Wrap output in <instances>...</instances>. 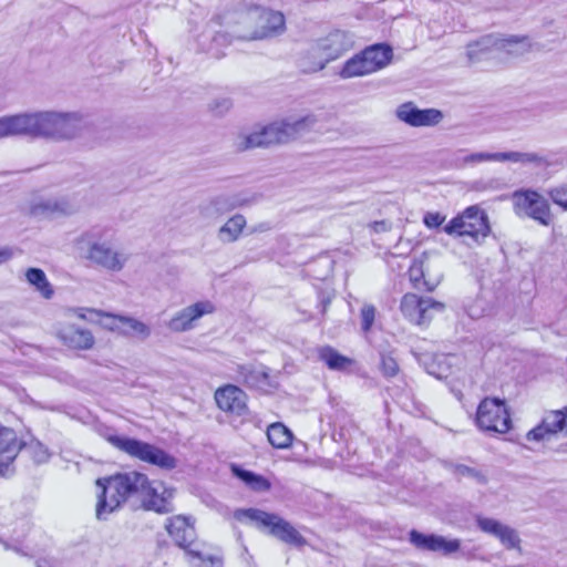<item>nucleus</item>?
Instances as JSON below:
<instances>
[{
    "label": "nucleus",
    "instance_id": "nucleus-11",
    "mask_svg": "<svg viewBox=\"0 0 567 567\" xmlns=\"http://www.w3.org/2000/svg\"><path fill=\"white\" fill-rule=\"evenodd\" d=\"M37 567H89L91 564V547L87 543L76 544L62 549L55 556L37 559Z\"/></svg>",
    "mask_w": 567,
    "mask_h": 567
},
{
    "label": "nucleus",
    "instance_id": "nucleus-17",
    "mask_svg": "<svg viewBox=\"0 0 567 567\" xmlns=\"http://www.w3.org/2000/svg\"><path fill=\"white\" fill-rule=\"evenodd\" d=\"M86 258L107 270L120 271L127 261V256L112 249L106 243L94 241L90 245Z\"/></svg>",
    "mask_w": 567,
    "mask_h": 567
},
{
    "label": "nucleus",
    "instance_id": "nucleus-10",
    "mask_svg": "<svg viewBox=\"0 0 567 567\" xmlns=\"http://www.w3.org/2000/svg\"><path fill=\"white\" fill-rule=\"evenodd\" d=\"M246 19L255 23V29L248 39L262 40L282 34L286 30L285 16L262 7L250 9Z\"/></svg>",
    "mask_w": 567,
    "mask_h": 567
},
{
    "label": "nucleus",
    "instance_id": "nucleus-35",
    "mask_svg": "<svg viewBox=\"0 0 567 567\" xmlns=\"http://www.w3.org/2000/svg\"><path fill=\"white\" fill-rule=\"evenodd\" d=\"M245 226H246V218L243 215L237 214V215L230 217L225 223V225H223L219 228L218 238L223 243H234L239 238Z\"/></svg>",
    "mask_w": 567,
    "mask_h": 567
},
{
    "label": "nucleus",
    "instance_id": "nucleus-46",
    "mask_svg": "<svg viewBox=\"0 0 567 567\" xmlns=\"http://www.w3.org/2000/svg\"><path fill=\"white\" fill-rule=\"evenodd\" d=\"M245 204H246L245 200L233 199L230 202L225 197H218L214 200V205L216 206V209L218 212H227V210L234 209L235 207L243 206Z\"/></svg>",
    "mask_w": 567,
    "mask_h": 567
},
{
    "label": "nucleus",
    "instance_id": "nucleus-4",
    "mask_svg": "<svg viewBox=\"0 0 567 567\" xmlns=\"http://www.w3.org/2000/svg\"><path fill=\"white\" fill-rule=\"evenodd\" d=\"M166 529L175 544L184 549L192 567H221L223 561L218 553L212 546L197 540L189 517L178 515L169 518Z\"/></svg>",
    "mask_w": 567,
    "mask_h": 567
},
{
    "label": "nucleus",
    "instance_id": "nucleus-12",
    "mask_svg": "<svg viewBox=\"0 0 567 567\" xmlns=\"http://www.w3.org/2000/svg\"><path fill=\"white\" fill-rule=\"evenodd\" d=\"M444 310V303L435 301L432 298L419 297L415 293H405L401 300V311L415 324H424L432 318V311L441 312Z\"/></svg>",
    "mask_w": 567,
    "mask_h": 567
},
{
    "label": "nucleus",
    "instance_id": "nucleus-47",
    "mask_svg": "<svg viewBox=\"0 0 567 567\" xmlns=\"http://www.w3.org/2000/svg\"><path fill=\"white\" fill-rule=\"evenodd\" d=\"M230 107L231 101L227 97L217 99L210 104V110L216 115L225 114L227 111L230 110Z\"/></svg>",
    "mask_w": 567,
    "mask_h": 567
},
{
    "label": "nucleus",
    "instance_id": "nucleus-32",
    "mask_svg": "<svg viewBox=\"0 0 567 567\" xmlns=\"http://www.w3.org/2000/svg\"><path fill=\"white\" fill-rule=\"evenodd\" d=\"M25 279L44 299L49 300L53 297L54 289L42 269L33 267L27 269Z\"/></svg>",
    "mask_w": 567,
    "mask_h": 567
},
{
    "label": "nucleus",
    "instance_id": "nucleus-21",
    "mask_svg": "<svg viewBox=\"0 0 567 567\" xmlns=\"http://www.w3.org/2000/svg\"><path fill=\"white\" fill-rule=\"evenodd\" d=\"M145 489L140 502L146 509H152L157 513H167L173 509L171 502L173 494L165 488L162 483H152L147 478Z\"/></svg>",
    "mask_w": 567,
    "mask_h": 567
},
{
    "label": "nucleus",
    "instance_id": "nucleus-43",
    "mask_svg": "<svg viewBox=\"0 0 567 567\" xmlns=\"http://www.w3.org/2000/svg\"><path fill=\"white\" fill-rule=\"evenodd\" d=\"M454 473L458 476L471 477L478 483L486 482L485 476L480 471H477L476 468L463 465V464L455 465Z\"/></svg>",
    "mask_w": 567,
    "mask_h": 567
},
{
    "label": "nucleus",
    "instance_id": "nucleus-49",
    "mask_svg": "<svg viewBox=\"0 0 567 567\" xmlns=\"http://www.w3.org/2000/svg\"><path fill=\"white\" fill-rule=\"evenodd\" d=\"M13 251L9 247L0 248V265L11 259Z\"/></svg>",
    "mask_w": 567,
    "mask_h": 567
},
{
    "label": "nucleus",
    "instance_id": "nucleus-39",
    "mask_svg": "<svg viewBox=\"0 0 567 567\" xmlns=\"http://www.w3.org/2000/svg\"><path fill=\"white\" fill-rule=\"evenodd\" d=\"M234 473L254 491L265 492L270 488V483L261 475L238 467H234Z\"/></svg>",
    "mask_w": 567,
    "mask_h": 567
},
{
    "label": "nucleus",
    "instance_id": "nucleus-44",
    "mask_svg": "<svg viewBox=\"0 0 567 567\" xmlns=\"http://www.w3.org/2000/svg\"><path fill=\"white\" fill-rule=\"evenodd\" d=\"M6 548L13 549L16 553L29 556L34 553V547L30 544V542H23L19 536L12 539V544L6 543Z\"/></svg>",
    "mask_w": 567,
    "mask_h": 567
},
{
    "label": "nucleus",
    "instance_id": "nucleus-31",
    "mask_svg": "<svg viewBox=\"0 0 567 567\" xmlns=\"http://www.w3.org/2000/svg\"><path fill=\"white\" fill-rule=\"evenodd\" d=\"M409 278L415 289L424 291H433L441 280V277L427 278L424 262L419 260L409 268Z\"/></svg>",
    "mask_w": 567,
    "mask_h": 567
},
{
    "label": "nucleus",
    "instance_id": "nucleus-13",
    "mask_svg": "<svg viewBox=\"0 0 567 567\" xmlns=\"http://www.w3.org/2000/svg\"><path fill=\"white\" fill-rule=\"evenodd\" d=\"M515 207L519 213L548 226L551 215L548 202L535 190H517L513 195Z\"/></svg>",
    "mask_w": 567,
    "mask_h": 567
},
{
    "label": "nucleus",
    "instance_id": "nucleus-55",
    "mask_svg": "<svg viewBox=\"0 0 567 567\" xmlns=\"http://www.w3.org/2000/svg\"><path fill=\"white\" fill-rule=\"evenodd\" d=\"M429 373L435 375L437 379L447 377V374H444V372H436L434 370H430Z\"/></svg>",
    "mask_w": 567,
    "mask_h": 567
},
{
    "label": "nucleus",
    "instance_id": "nucleus-25",
    "mask_svg": "<svg viewBox=\"0 0 567 567\" xmlns=\"http://www.w3.org/2000/svg\"><path fill=\"white\" fill-rule=\"evenodd\" d=\"M498 45H508L505 42H498V35L488 34L480 40L470 43L466 49V55L471 63L486 60L498 52Z\"/></svg>",
    "mask_w": 567,
    "mask_h": 567
},
{
    "label": "nucleus",
    "instance_id": "nucleus-26",
    "mask_svg": "<svg viewBox=\"0 0 567 567\" xmlns=\"http://www.w3.org/2000/svg\"><path fill=\"white\" fill-rule=\"evenodd\" d=\"M9 136L30 137V113L0 117V138Z\"/></svg>",
    "mask_w": 567,
    "mask_h": 567
},
{
    "label": "nucleus",
    "instance_id": "nucleus-1",
    "mask_svg": "<svg viewBox=\"0 0 567 567\" xmlns=\"http://www.w3.org/2000/svg\"><path fill=\"white\" fill-rule=\"evenodd\" d=\"M146 483L147 476L135 471L99 478L96 484L102 492L96 505V517L104 519L107 514L130 499L141 501L142 494L146 491Z\"/></svg>",
    "mask_w": 567,
    "mask_h": 567
},
{
    "label": "nucleus",
    "instance_id": "nucleus-54",
    "mask_svg": "<svg viewBox=\"0 0 567 567\" xmlns=\"http://www.w3.org/2000/svg\"><path fill=\"white\" fill-rule=\"evenodd\" d=\"M468 315L472 317V318H477L481 316L480 312L476 311L475 307L474 306H471L468 308Z\"/></svg>",
    "mask_w": 567,
    "mask_h": 567
},
{
    "label": "nucleus",
    "instance_id": "nucleus-45",
    "mask_svg": "<svg viewBox=\"0 0 567 567\" xmlns=\"http://www.w3.org/2000/svg\"><path fill=\"white\" fill-rule=\"evenodd\" d=\"M549 196L555 204L561 206L565 210L567 209V185L553 188Z\"/></svg>",
    "mask_w": 567,
    "mask_h": 567
},
{
    "label": "nucleus",
    "instance_id": "nucleus-27",
    "mask_svg": "<svg viewBox=\"0 0 567 567\" xmlns=\"http://www.w3.org/2000/svg\"><path fill=\"white\" fill-rule=\"evenodd\" d=\"M59 336L64 344L73 349L86 350L93 347L94 338L91 331L75 326L62 328Z\"/></svg>",
    "mask_w": 567,
    "mask_h": 567
},
{
    "label": "nucleus",
    "instance_id": "nucleus-19",
    "mask_svg": "<svg viewBox=\"0 0 567 567\" xmlns=\"http://www.w3.org/2000/svg\"><path fill=\"white\" fill-rule=\"evenodd\" d=\"M214 306L209 301H198L178 311L167 323L174 332H183L194 328V322L204 315L212 313Z\"/></svg>",
    "mask_w": 567,
    "mask_h": 567
},
{
    "label": "nucleus",
    "instance_id": "nucleus-51",
    "mask_svg": "<svg viewBox=\"0 0 567 567\" xmlns=\"http://www.w3.org/2000/svg\"><path fill=\"white\" fill-rule=\"evenodd\" d=\"M373 229L375 231H386L390 227H389V224L384 220H381V221H374L373 225H372Z\"/></svg>",
    "mask_w": 567,
    "mask_h": 567
},
{
    "label": "nucleus",
    "instance_id": "nucleus-33",
    "mask_svg": "<svg viewBox=\"0 0 567 567\" xmlns=\"http://www.w3.org/2000/svg\"><path fill=\"white\" fill-rule=\"evenodd\" d=\"M484 162H492V153H466L465 150H458L452 155L451 166L453 168H464L466 166H475Z\"/></svg>",
    "mask_w": 567,
    "mask_h": 567
},
{
    "label": "nucleus",
    "instance_id": "nucleus-15",
    "mask_svg": "<svg viewBox=\"0 0 567 567\" xmlns=\"http://www.w3.org/2000/svg\"><path fill=\"white\" fill-rule=\"evenodd\" d=\"M409 542L417 550L440 553L444 556L457 551L461 547L458 539H446L443 536L435 534H423L416 529L409 533Z\"/></svg>",
    "mask_w": 567,
    "mask_h": 567
},
{
    "label": "nucleus",
    "instance_id": "nucleus-52",
    "mask_svg": "<svg viewBox=\"0 0 567 567\" xmlns=\"http://www.w3.org/2000/svg\"><path fill=\"white\" fill-rule=\"evenodd\" d=\"M271 229V225L269 223H261L254 227V231H267Z\"/></svg>",
    "mask_w": 567,
    "mask_h": 567
},
{
    "label": "nucleus",
    "instance_id": "nucleus-20",
    "mask_svg": "<svg viewBox=\"0 0 567 567\" xmlns=\"http://www.w3.org/2000/svg\"><path fill=\"white\" fill-rule=\"evenodd\" d=\"M215 400L220 410L238 416L244 415L248 410L247 395L236 385L228 384L218 389Z\"/></svg>",
    "mask_w": 567,
    "mask_h": 567
},
{
    "label": "nucleus",
    "instance_id": "nucleus-38",
    "mask_svg": "<svg viewBox=\"0 0 567 567\" xmlns=\"http://www.w3.org/2000/svg\"><path fill=\"white\" fill-rule=\"evenodd\" d=\"M498 42L508 43V45H498V52H506L512 55H520L527 52L530 48V42L527 37H515L508 38L498 37Z\"/></svg>",
    "mask_w": 567,
    "mask_h": 567
},
{
    "label": "nucleus",
    "instance_id": "nucleus-14",
    "mask_svg": "<svg viewBox=\"0 0 567 567\" xmlns=\"http://www.w3.org/2000/svg\"><path fill=\"white\" fill-rule=\"evenodd\" d=\"M567 434V406L561 410H551L544 414L542 422L528 431V441H549L551 436Z\"/></svg>",
    "mask_w": 567,
    "mask_h": 567
},
{
    "label": "nucleus",
    "instance_id": "nucleus-9",
    "mask_svg": "<svg viewBox=\"0 0 567 567\" xmlns=\"http://www.w3.org/2000/svg\"><path fill=\"white\" fill-rule=\"evenodd\" d=\"M476 423L483 431L506 433L511 429V417L505 402L496 398L484 399L477 408Z\"/></svg>",
    "mask_w": 567,
    "mask_h": 567
},
{
    "label": "nucleus",
    "instance_id": "nucleus-53",
    "mask_svg": "<svg viewBox=\"0 0 567 567\" xmlns=\"http://www.w3.org/2000/svg\"><path fill=\"white\" fill-rule=\"evenodd\" d=\"M306 56H309V60H308V61H309V63L315 62V60H316V55H311V54L309 53V49H308V50H307V52H306V53H305V54L299 59V62H298V65H299V66H300V62H301V60H302L303 58H306Z\"/></svg>",
    "mask_w": 567,
    "mask_h": 567
},
{
    "label": "nucleus",
    "instance_id": "nucleus-41",
    "mask_svg": "<svg viewBox=\"0 0 567 567\" xmlns=\"http://www.w3.org/2000/svg\"><path fill=\"white\" fill-rule=\"evenodd\" d=\"M377 310L372 305H364L360 311L361 329L364 333H368L374 322Z\"/></svg>",
    "mask_w": 567,
    "mask_h": 567
},
{
    "label": "nucleus",
    "instance_id": "nucleus-29",
    "mask_svg": "<svg viewBox=\"0 0 567 567\" xmlns=\"http://www.w3.org/2000/svg\"><path fill=\"white\" fill-rule=\"evenodd\" d=\"M318 358L322 361L330 370L333 371H348L353 364V360L339 353L334 348L324 346L318 349Z\"/></svg>",
    "mask_w": 567,
    "mask_h": 567
},
{
    "label": "nucleus",
    "instance_id": "nucleus-56",
    "mask_svg": "<svg viewBox=\"0 0 567 567\" xmlns=\"http://www.w3.org/2000/svg\"><path fill=\"white\" fill-rule=\"evenodd\" d=\"M22 527H25L28 524L25 522L21 523Z\"/></svg>",
    "mask_w": 567,
    "mask_h": 567
},
{
    "label": "nucleus",
    "instance_id": "nucleus-8",
    "mask_svg": "<svg viewBox=\"0 0 567 567\" xmlns=\"http://www.w3.org/2000/svg\"><path fill=\"white\" fill-rule=\"evenodd\" d=\"M443 230L450 236H468L478 243L489 234L491 228L487 214L478 206H470L453 217Z\"/></svg>",
    "mask_w": 567,
    "mask_h": 567
},
{
    "label": "nucleus",
    "instance_id": "nucleus-5",
    "mask_svg": "<svg viewBox=\"0 0 567 567\" xmlns=\"http://www.w3.org/2000/svg\"><path fill=\"white\" fill-rule=\"evenodd\" d=\"M100 434L110 444L131 457L158 466L163 470H173L177 466V460L173 455L153 444L137 439L120 436L116 434L115 430L111 427L101 429Z\"/></svg>",
    "mask_w": 567,
    "mask_h": 567
},
{
    "label": "nucleus",
    "instance_id": "nucleus-50",
    "mask_svg": "<svg viewBox=\"0 0 567 567\" xmlns=\"http://www.w3.org/2000/svg\"><path fill=\"white\" fill-rule=\"evenodd\" d=\"M228 34L226 33H217L213 39V44H223L229 43Z\"/></svg>",
    "mask_w": 567,
    "mask_h": 567
},
{
    "label": "nucleus",
    "instance_id": "nucleus-18",
    "mask_svg": "<svg viewBox=\"0 0 567 567\" xmlns=\"http://www.w3.org/2000/svg\"><path fill=\"white\" fill-rule=\"evenodd\" d=\"M23 444L17 433L0 424V475L7 476L13 472L12 464Z\"/></svg>",
    "mask_w": 567,
    "mask_h": 567
},
{
    "label": "nucleus",
    "instance_id": "nucleus-16",
    "mask_svg": "<svg viewBox=\"0 0 567 567\" xmlns=\"http://www.w3.org/2000/svg\"><path fill=\"white\" fill-rule=\"evenodd\" d=\"M395 114L400 121L413 127L435 126L443 120V113L440 110H421L412 102H406L398 106Z\"/></svg>",
    "mask_w": 567,
    "mask_h": 567
},
{
    "label": "nucleus",
    "instance_id": "nucleus-22",
    "mask_svg": "<svg viewBox=\"0 0 567 567\" xmlns=\"http://www.w3.org/2000/svg\"><path fill=\"white\" fill-rule=\"evenodd\" d=\"M476 524L482 532L498 538L507 548H515L519 544V538L515 529L494 518L478 515L476 516Z\"/></svg>",
    "mask_w": 567,
    "mask_h": 567
},
{
    "label": "nucleus",
    "instance_id": "nucleus-48",
    "mask_svg": "<svg viewBox=\"0 0 567 567\" xmlns=\"http://www.w3.org/2000/svg\"><path fill=\"white\" fill-rule=\"evenodd\" d=\"M445 220V217L440 213H426L423 217V223L427 228H437Z\"/></svg>",
    "mask_w": 567,
    "mask_h": 567
},
{
    "label": "nucleus",
    "instance_id": "nucleus-7",
    "mask_svg": "<svg viewBox=\"0 0 567 567\" xmlns=\"http://www.w3.org/2000/svg\"><path fill=\"white\" fill-rule=\"evenodd\" d=\"M236 517H243L255 523L258 527L268 529L269 534L289 545L301 547L306 545L302 535L287 520L276 514H270L256 508L241 509Z\"/></svg>",
    "mask_w": 567,
    "mask_h": 567
},
{
    "label": "nucleus",
    "instance_id": "nucleus-37",
    "mask_svg": "<svg viewBox=\"0 0 567 567\" xmlns=\"http://www.w3.org/2000/svg\"><path fill=\"white\" fill-rule=\"evenodd\" d=\"M370 73L372 72L367 64L365 58H363V53L360 52L343 64L339 74L342 79H350L363 76Z\"/></svg>",
    "mask_w": 567,
    "mask_h": 567
},
{
    "label": "nucleus",
    "instance_id": "nucleus-2",
    "mask_svg": "<svg viewBox=\"0 0 567 567\" xmlns=\"http://www.w3.org/2000/svg\"><path fill=\"white\" fill-rule=\"evenodd\" d=\"M87 121L79 112L39 111L30 113V138L74 140L86 130Z\"/></svg>",
    "mask_w": 567,
    "mask_h": 567
},
{
    "label": "nucleus",
    "instance_id": "nucleus-42",
    "mask_svg": "<svg viewBox=\"0 0 567 567\" xmlns=\"http://www.w3.org/2000/svg\"><path fill=\"white\" fill-rule=\"evenodd\" d=\"M29 451L35 463H45L50 458L49 450L40 442H31L29 444Z\"/></svg>",
    "mask_w": 567,
    "mask_h": 567
},
{
    "label": "nucleus",
    "instance_id": "nucleus-28",
    "mask_svg": "<svg viewBox=\"0 0 567 567\" xmlns=\"http://www.w3.org/2000/svg\"><path fill=\"white\" fill-rule=\"evenodd\" d=\"M269 375L262 365L245 364L237 367V380L243 384L262 389L269 384Z\"/></svg>",
    "mask_w": 567,
    "mask_h": 567
},
{
    "label": "nucleus",
    "instance_id": "nucleus-23",
    "mask_svg": "<svg viewBox=\"0 0 567 567\" xmlns=\"http://www.w3.org/2000/svg\"><path fill=\"white\" fill-rule=\"evenodd\" d=\"M106 318L111 320V323L106 324L111 330H118L126 337L144 341L151 336V328L135 318L113 315H106Z\"/></svg>",
    "mask_w": 567,
    "mask_h": 567
},
{
    "label": "nucleus",
    "instance_id": "nucleus-40",
    "mask_svg": "<svg viewBox=\"0 0 567 567\" xmlns=\"http://www.w3.org/2000/svg\"><path fill=\"white\" fill-rule=\"evenodd\" d=\"M380 367L383 375L386 378H393L399 372V364L392 352L381 353Z\"/></svg>",
    "mask_w": 567,
    "mask_h": 567
},
{
    "label": "nucleus",
    "instance_id": "nucleus-3",
    "mask_svg": "<svg viewBox=\"0 0 567 567\" xmlns=\"http://www.w3.org/2000/svg\"><path fill=\"white\" fill-rule=\"evenodd\" d=\"M318 117L309 114L296 120H284L264 126L260 131L239 137L237 147L241 151L284 144L302 137L306 133L318 130Z\"/></svg>",
    "mask_w": 567,
    "mask_h": 567
},
{
    "label": "nucleus",
    "instance_id": "nucleus-6",
    "mask_svg": "<svg viewBox=\"0 0 567 567\" xmlns=\"http://www.w3.org/2000/svg\"><path fill=\"white\" fill-rule=\"evenodd\" d=\"M352 45V37L348 32L334 30L310 44L309 53L316 55V60L309 63V56L303 58L300 62V70L303 73L321 71L329 62L339 59L349 51Z\"/></svg>",
    "mask_w": 567,
    "mask_h": 567
},
{
    "label": "nucleus",
    "instance_id": "nucleus-34",
    "mask_svg": "<svg viewBox=\"0 0 567 567\" xmlns=\"http://www.w3.org/2000/svg\"><path fill=\"white\" fill-rule=\"evenodd\" d=\"M492 162H513L522 164L542 165L545 159L537 153L528 152H497L492 153Z\"/></svg>",
    "mask_w": 567,
    "mask_h": 567
},
{
    "label": "nucleus",
    "instance_id": "nucleus-30",
    "mask_svg": "<svg viewBox=\"0 0 567 567\" xmlns=\"http://www.w3.org/2000/svg\"><path fill=\"white\" fill-rule=\"evenodd\" d=\"M370 71L373 73L384 68L392 58V50L385 44H374L362 51Z\"/></svg>",
    "mask_w": 567,
    "mask_h": 567
},
{
    "label": "nucleus",
    "instance_id": "nucleus-24",
    "mask_svg": "<svg viewBox=\"0 0 567 567\" xmlns=\"http://www.w3.org/2000/svg\"><path fill=\"white\" fill-rule=\"evenodd\" d=\"M76 210V206L68 197L48 198L34 203L30 207L33 216L54 217L60 215H71Z\"/></svg>",
    "mask_w": 567,
    "mask_h": 567
},
{
    "label": "nucleus",
    "instance_id": "nucleus-36",
    "mask_svg": "<svg viewBox=\"0 0 567 567\" xmlns=\"http://www.w3.org/2000/svg\"><path fill=\"white\" fill-rule=\"evenodd\" d=\"M267 436L269 443L276 449H287L292 442L291 431L279 422L268 426Z\"/></svg>",
    "mask_w": 567,
    "mask_h": 567
}]
</instances>
